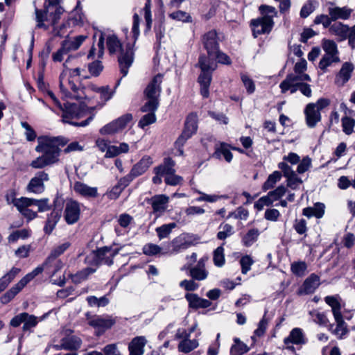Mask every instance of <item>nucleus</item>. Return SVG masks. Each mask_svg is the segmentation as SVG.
I'll return each instance as SVG.
<instances>
[{"label":"nucleus","instance_id":"nucleus-1","mask_svg":"<svg viewBox=\"0 0 355 355\" xmlns=\"http://www.w3.org/2000/svg\"><path fill=\"white\" fill-rule=\"evenodd\" d=\"M139 16L135 13L133 15V24L132 27V41L127 42L123 46L118 37L115 35H110L106 38V44L109 53L111 55L117 56L120 71L125 77L128 73V69L134 61V46L139 35Z\"/></svg>","mask_w":355,"mask_h":355},{"label":"nucleus","instance_id":"nucleus-2","mask_svg":"<svg viewBox=\"0 0 355 355\" xmlns=\"http://www.w3.org/2000/svg\"><path fill=\"white\" fill-rule=\"evenodd\" d=\"M37 141L35 150L43 154L33 159L30 166L35 169H42L57 163L60 155V146L65 145L67 140L64 137L45 135L38 137Z\"/></svg>","mask_w":355,"mask_h":355},{"label":"nucleus","instance_id":"nucleus-3","mask_svg":"<svg viewBox=\"0 0 355 355\" xmlns=\"http://www.w3.org/2000/svg\"><path fill=\"white\" fill-rule=\"evenodd\" d=\"M61 0H46L44 9L35 8L36 27L49 30L51 27L53 28L55 35L62 36L64 33L63 28L65 24H62L59 29L56 24L63 13L64 9L59 5Z\"/></svg>","mask_w":355,"mask_h":355},{"label":"nucleus","instance_id":"nucleus-4","mask_svg":"<svg viewBox=\"0 0 355 355\" xmlns=\"http://www.w3.org/2000/svg\"><path fill=\"white\" fill-rule=\"evenodd\" d=\"M60 110L62 111V121L74 126L85 127L94 119V114H92L80 123L73 121L74 119L84 117L88 112L89 108L85 103L80 102L79 104H76L67 102L64 104L62 109Z\"/></svg>","mask_w":355,"mask_h":355},{"label":"nucleus","instance_id":"nucleus-5","mask_svg":"<svg viewBox=\"0 0 355 355\" xmlns=\"http://www.w3.org/2000/svg\"><path fill=\"white\" fill-rule=\"evenodd\" d=\"M324 301L331 307L333 315L337 323V326L333 333L339 339H342L347 334L348 330L340 312V304L334 296H327L324 298Z\"/></svg>","mask_w":355,"mask_h":355},{"label":"nucleus","instance_id":"nucleus-6","mask_svg":"<svg viewBox=\"0 0 355 355\" xmlns=\"http://www.w3.org/2000/svg\"><path fill=\"white\" fill-rule=\"evenodd\" d=\"M197 121V115L194 113L189 114L187 117L182 133L175 141V146L178 150L180 155H183L182 146L186 141L196 133L198 128Z\"/></svg>","mask_w":355,"mask_h":355},{"label":"nucleus","instance_id":"nucleus-7","mask_svg":"<svg viewBox=\"0 0 355 355\" xmlns=\"http://www.w3.org/2000/svg\"><path fill=\"white\" fill-rule=\"evenodd\" d=\"M46 314H44L41 318H37L33 315H30L29 313L26 312L21 313L17 315H15L14 318H12L10 320V325L13 327H19L21 323L24 324L23 325V331H29L31 329L36 327L39 321L43 320L46 316Z\"/></svg>","mask_w":355,"mask_h":355},{"label":"nucleus","instance_id":"nucleus-8","mask_svg":"<svg viewBox=\"0 0 355 355\" xmlns=\"http://www.w3.org/2000/svg\"><path fill=\"white\" fill-rule=\"evenodd\" d=\"M132 120V115L125 114L102 127L99 132L102 135H114L122 131Z\"/></svg>","mask_w":355,"mask_h":355},{"label":"nucleus","instance_id":"nucleus-9","mask_svg":"<svg viewBox=\"0 0 355 355\" xmlns=\"http://www.w3.org/2000/svg\"><path fill=\"white\" fill-rule=\"evenodd\" d=\"M120 249L104 247L93 252V259L96 265L111 266L113 258L119 253Z\"/></svg>","mask_w":355,"mask_h":355},{"label":"nucleus","instance_id":"nucleus-10","mask_svg":"<svg viewBox=\"0 0 355 355\" xmlns=\"http://www.w3.org/2000/svg\"><path fill=\"white\" fill-rule=\"evenodd\" d=\"M49 180V176L47 173L44 171H38L31 179L26 187V190L31 193L40 194L45 189L44 182Z\"/></svg>","mask_w":355,"mask_h":355},{"label":"nucleus","instance_id":"nucleus-11","mask_svg":"<svg viewBox=\"0 0 355 355\" xmlns=\"http://www.w3.org/2000/svg\"><path fill=\"white\" fill-rule=\"evenodd\" d=\"M254 37L262 34H268L274 26V21L263 17L252 19L250 22Z\"/></svg>","mask_w":355,"mask_h":355},{"label":"nucleus","instance_id":"nucleus-12","mask_svg":"<svg viewBox=\"0 0 355 355\" xmlns=\"http://www.w3.org/2000/svg\"><path fill=\"white\" fill-rule=\"evenodd\" d=\"M80 214V206L79 202L73 200H67L64 207V216L66 222L72 225L76 223Z\"/></svg>","mask_w":355,"mask_h":355},{"label":"nucleus","instance_id":"nucleus-13","mask_svg":"<svg viewBox=\"0 0 355 355\" xmlns=\"http://www.w3.org/2000/svg\"><path fill=\"white\" fill-rule=\"evenodd\" d=\"M278 168L282 170L284 176L287 179V185L292 189H297L302 183L301 178H298L296 173L286 162H282L278 164Z\"/></svg>","mask_w":355,"mask_h":355},{"label":"nucleus","instance_id":"nucleus-14","mask_svg":"<svg viewBox=\"0 0 355 355\" xmlns=\"http://www.w3.org/2000/svg\"><path fill=\"white\" fill-rule=\"evenodd\" d=\"M115 322V318L111 315H97L89 320V324L102 334L111 328Z\"/></svg>","mask_w":355,"mask_h":355},{"label":"nucleus","instance_id":"nucleus-15","mask_svg":"<svg viewBox=\"0 0 355 355\" xmlns=\"http://www.w3.org/2000/svg\"><path fill=\"white\" fill-rule=\"evenodd\" d=\"M284 343L287 345V349H294L293 346H289V344L302 345L306 343V336L304 331L298 327L293 328L289 335L284 339Z\"/></svg>","mask_w":355,"mask_h":355},{"label":"nucleus","instance_id":"nucleus-16","mask_svg":"<svg viewBox=\"0 0 355 355\" xmlns=\"http://www.w3.org/2000/svg\"><path fill=\"white\" fill-rule=\"evenodd\" d=\"M327 5L329 6L327 8V12L328 14L331 15L330 19H331L333 21H336L338 19H348L350 17L351 14L352 12V10L346 6H336L331 2H329Z\"/></svg>","mask_w":355,"mask_h":355},{"label":"nucleus","instance_id":"nucleus-17","mask_svg":"<svg viewBox=\"0 0 355 355\" xmlns=\"http://www.w3.org/2000/svg\"><path fill=\"white\" fill-rule=\"evenodd\" d=\"M202 43L209 56L216 54L219 49L217 34L215 31H210L203 35Z\"/></svg>","mask_w":355,"mask_h":355},{"label":"nucleus","instance_id":"nucleus-18","mask_svg":"<svg viewBox=\"0 0 355 355\" xmlns=\"http://www.w3.org/2000/svg\"><path fill=\"white\" fill-rule=\"evenodd\" d=\"M162 82V76L161 74H158L153 78L144 91L147 98L158 99L161 92L160 85Z\"/></svg>","mask_w":355,"mask_h":355},{"label":"nucleus","instance_id":"nucleus-19","mask_svg":"<svg viewBox=\"0 0 355 355\" xmlns=\"http://www.w3.org/2000/svg\"><path fill=\"white\" fill-rule=\"evenodd\" d=\"M304 114L306 125L311 128H314L321 121V114L318 110L315 109L313 103L306 105L304 109Z\"/></svg>","mask_w":355,"mask_h":355},{"label":"nucleus","instance_id":"nucleus-20","mask_svg":"<svg viewBox=\"0 0 355 355\" xmlns=\"http://www.w3.org/2000/svg\"><path fill=\"white\" fill-rule=\"evenodd\" d=\"M169 198L165 195H156L151 198L150 204L153 212L160 216L167 209Z\"/></svg>","mask_w":355,"mask_h":355},{"label":"nucleus","instance_id":"nucleus-21","mask_svg":"<svg viewBox=\"0 0 355 355\" xmlns=\"http://www.w3.org/2000/svg\"><path fill=\"white\" fill-rule=\"evenodd\" d=\"M320 277L315 274H311L304 282L298 291L299 295H308L314 293L320 286Z\"/></svg>","mask_w":355,"mask_h":355},{"label":"nucleus","instance_id":"nucleus-22","mask_svg":"<svg viewBox=\"0 0 355 355\" xmlns=\"http://www.w3.org/2000/svg\"><path fill=\"white\" fill-rule=\"evenodd\" d=\"M153 159L148 155L144 156L137 163H136L130 170L131 175L135 178L143 175L149 167L153 164Z\"/></svg>","mask_w":355,"mask_h":355},{"label":"nucleus","instance_id":"nucleus-23","mask_svg":"<svg viewBox=\"0 0 355 355\" xmlns=\"http://www.w3.org/2000/svg\"><path fill=\"white\" fill-rule=\"evenodd\" d=\"M72 88H67L66 92H61L62 98L69 99H76L78 101L87 99V91L84 87H80V83L75 85Z\"/></svg>","mask_w":355,"mask_h":355},{"label":"nucleus","instance_id":"nucleus-24","mask_svg":"<svg viewBox=\"0 0 355 355\" xmlns=\"http://www.w3.org/2000/svg\"><path fill=\"white\" fill-rule=\"evenodd\" d=\"M73 189L77 194L84 198H96L98 196L97 187H89L87 184L79 181H77L74 183Z\"/></svg>","mask_w":355,"mask_h":355},{"label":"nucleus","instance_id":"nucleus-25","mask_svg":"<svg viewBox=\"0 0 355 355\" xmlns=\"http://www.w3.org/2000/svg\"><path fill=\"white\" fill-rule=\"evenodd\" d=\"M354 69V64L349 62L343 64L341 69L336 77V83L339 86H343L351 78Z\"/></svg>","mask_w":355,"mask_h":355},{"label":"nucleus","instance_id":"nucleus-26","mask_svg":"<svg viewBox=\"0 0 355 355\" xmlns=\"http://www.w3.org/2000/svg\"><path fill=\"white\" fill-rule=\"evenodd\" d=\"M350 28L341 22H335L329 28L330 34L336 36L338 42L347 40Z\"/></svg>","mask_w":355,"mask_h":355},{"label":"nucleus","instance_id":"nucleus-27","mask_svg":"<svg viewBox=\"0 0 355 355\" xmlns=\"http://www.w3.org/2000/svg\"><path fill=\"white\" fill-rule=\"evenodd\" d=\"M207 259L201 258L196 266L189 269L190 276L196 280L202 281L208 276V271L205 269V261Z\"/></svg>","mask_w":355,"mask_h":355},{"label":"nucleus","instance_id":"nucleus-28","mask_svg":"<svg viewBox=\"0 0 355 355\" xmlns=\"http://www.w3.org/2000/svg\"><path fill=\"white\" fill-rule=\"evenodd\" d=\"M212 157L217 159H221L223 157L226 162L230 163L232 160L233 155L230 150V146L227 143L220 142L215 146Z\"/></svg>","mask_w":355,"mask_h":355},{"label":"nucleus","instance_id":"nucleus-29","mask_svg":"<svg viewBox=\"0 0 355 355\" xmlns=\"http://www.w3.org/2000/svg\"><path fill=\"white\" fill-rule=\"evenodd\" d=\"M295 78L293 73L286 76V78L279 85L282 93L284 94L290 91L291 94H294L299 90L300 82H297Z\"/></svg>","mask_w":355,"mask_h":355},{"label":"nucleus","instance_id":"nucleus-30","mask_svg":"<svg viewBox=\"0 0 355 355\" xmlns=\"http://www.w3.org/2000/svg\"><path fill=\"white\" fill-rule=\"evenodd\" d=\"M212 72L210 71H201L198 77V83L200 85V93L205 98H207L209 94V87L211 81Z\"/></svg>","mask_w":355,"mask_h":355},{"label":"nucleus","instance_id":"nucleus-31","mask_svg":"<svg viewBox=\"0 0 355 355\" xmlns=\"http://www.w3.org/2000/svg\"><path fill=\"white\" fill-rule=\"evenodd\" d=\"M146 342L144 336H137L133 338L128 347L130 355H143Z\"/></svg>","mask_w":355,"mask_h":355},{"label":"nucleus","instance_id":"nucleus-32","mask_svg":"<svg viewBox=\"0 0 355 355\" xmlns=\"http://www.w3.org/2000/svg\"><path fill=\"white\" fill-rule=\"evenodd\" d=\"M185 298L189 302V307L193 309L207 308L211 305L208 300L200 298L194 293L186 294Z\"/></svg>","mask_w":355,"mask_h":355},{"label":"nucleus","instance_id":"nucleus-33","mask_svg":"<svg viewBox=\"0 0 355 355\" xmlns=\"http://www.w3.org/2000/svg\"><path fill=\"white\" fill-rule=\"evenodd\" d=\"M175 162L171 157L165 158L162 164L154 168V173L155 174H162L165 177L175 173Z\"/></svg>","mask_w":355,"mask_h":355},{"label":"nucleus","instance_id":"nucleus-34","mask_svg":"<svg viewBox=\"0 0 355 355\" xmlns=\"http://www.w3.org/2000/svg\"><path fill=\"white\" fill-rule=\"evenodd\" d=\"M86 37H87L85 35H78L73 38H67L62 42V44L63 45L64 49H65L69 53L71 51L77 50L85 41Z\"/></svg>","mask_w":355,"mask_h":355},{"label":"nucleus","instance_id":"nucleus-35","mask_svg":"<svg viewBox=\"0 0 355 355\" xmlns=\"http://www.w3.org/2000/svg\"><path fill=\"white\" fill-rule=\"evenodd\" d=\"M24 286L19 282L13 286L10 290L0 297V301L2 304H6L9 303L24 288Z\"/></svg>","mask_w":355,"mask_h":355},{"label":"nucleus","instance_id":"nucleus-36","mask_svg":"<svg viewBox=\"0 0 355 355\" xmlns=\"http://www.w3.org/2000/svg\"><path fill=\"white\" fill-rule=\"evenodd\" d=\"M198 65L201 71H214L216 68V63L213 56L200 55L198 60Z\"/></svg>","mask_w":355,"mask_h":355},{"label":"nucleus","instance_id":"nucleus-37","mask_svg":"<svg viewBox=\"0 0 355 355\" xmlns=\"http://www.w3.org/2000/svg\"><path fill=\"white\" fill-rule=\"evenodd\" d=\"M76 83L75 80L71 76L67 74V70H64L60 76V92H66L67 88L75 87Z\"/></svg>","mask_w":355,"mask_h":355},{"label":"nucleus","instance_id":"nucleus-38","mask_svg":"<svg viewBox=\"0 0 355 355\" xmlns=\"http://www.w3.org/2000/svg\"><path fill=\"white\" fill-rule=\"evenodd\" d=\"M199 343L197 339L191 340L189 338L182 340L178 344V349L179 352L187 354L196 349Z\"/></svg>","mask_w":355,"mask_h":355},{"label":"nucleus","instance_id":"nucleus-39","mask_svg":"<svg viewBox=\"0 0 355 355\" xmlns=\"http://www.w3.org/2000/svg\"><path fill=\"white\" fill-rule=\"evenodd\" d=\"M65 350H77L81 346L82 341L77 336H71L62 339Z\"/></svg>","mask_w":355,"mask_h":355},{"label":"nucleus","instance_id":"nucleus-40","mask_svg":"<svg viewBox=\"0 0 355 355\" xmlns=\"http://www.w3.org/2000/svg\"><path fill=\"white\" fill-rule=\"evenodd\" d=\"M19 271L20 269L17 268H12L8 273L0 279V293L6 288Z\"/></svg>","mask_w":355,"mask_h":355},{"label":"nucleus","instance_id":"nucleus-41","mask_svg":"<svg viewBox=\"0 0 355 355\" xmlns=\"http://www.w3.org/2000/svg\"><path fill=\"white\" fill-rule=\"evenodd\" d=\"M71 245V243L68 241L64 242L63 243L55 247L51 252V254L47 257L46 262L44 265H46L48 262L54 260L62 254H63Z\"/></svg>","mask_w":355,"mask_h":355},{"label":"nucleus","instance_id":"nucleus-42","mask_svg":"<svg viewBox=\"0 0 355 355\" xmlns=\"http://www.w3.org/2000/svg\"><path fill=\"white\" fill-rule=\"evenodd\" d=\"M322 47L325 54L331 55H338L339 51L336 43L332 40L323 39L322 41Z\"/></svg>","mask_w":355,"mask_h":355},{"label":"nucleus","instance_id":"nucleus-43","mask_svg":"<svg viewBox=\"0 0 355 355\" xmlns=\"http://www.w3.org/2000/svg\"><path fill=\"white\" fill-rule=\"evenodd\" d=\"M259 234L260 232L258 229H250L242 238L243 244L246 247L251 246L254 242L257 241Z\"/></svg>","mask_w":355,"mask_h":355},{"label":"nucleus","instance_id":"nucleus-44","mask_svg":"<svg viewBox=\"0 0 355 355\" xmlns=\"http://www.w3.org/2000/svg\"><path fill=\"white\" fill-rule=\"evenodd\" d=\"M340 61L339 55L324 54L319 62V67L324 72L328 67L331 66L333 63H338Z\"/></svg>","mask_w":355,"mask_h":355},{"label":"nucleus","instance_id":"nucleus-45","mask_svg":"<svg viewBox=\"0 0 355 355\" xmlns=\"http://www.w3.org/2000/svg\"><path fill=\"white\" fill-rule=\"evenodd\" d=\"M96 271V269L92 268H86L78 272L75 275L71 276L72 282L75 284H80V282L86 280L88 277L93 274Z\"/></svg>","mask_w":355,"mask_h":355},{"label":"nucleus","instance_id":"nucleus-46","mask_svg":"<svg viewBox=\"0 0 355 355\" xmlns=\"http://www.w3.org/2000/svg\"><path fill=\"white\" fill-rule=\"evenodd\" d=\"M168 17L173 20L181 21L182 23H191L193 21L190 14L182 10H176L169 13Z\"/></svg>","mask_w":355,"mask_h":355},{"label":"nucleus","instance_id":"nucleus-47","mask_svg":"<svg viewBox=\"0 0 355 355\" xmlns=\"http://www.w3.org/2000/svg\"><path fill=\"white\" fill-rule=\"evenodd\" d=\"M341 124L343 131L345 135H351L354 132L355 127L354 119L348 116H345L341 119Z\"/></svg>","mask_w":355,"mask_h":355},{"label":"nucleus","instance_id":"nucleus-48","mask_svg":"<svg viewBox=\"0 0 355 355\" xmlns=\"http://www.w3.org/2000/svg\"><path fill=\"white\" fill-rule=\"evenodd\" d=\"M218 229L219 232L217 233V239L219 240H225L227 238L231 236L234 234V230L232 225L225 223L220 224Z\"/></svg>","mask_w":355,"mask_h":355},{"label":"nucleus","instance_id":"nucleus-49","mask_svg":"<svg viewBox=\"0 0 355 355\" xmlns=\"http://www.w3.org/2000/svg\"><path fill=\"white\" fill-rule=\"evenodd\" d=\"M318 6V0H308L301 8L300 17L306 18L315 10Z\"/></svg>","mask_w":355,"mask_h":355},{"label":"nucleus","instance_id":"nucleus-50","mask_svg":"<svg viewBox=\"0 0 355 355\" xmlns=\"http://www.w3.org/2000/svg\"><path fill=\"white\" fill-rule=\"evenodd\" d=\"M176 223H171L168 224L162 225L160 227L156 228V232L159 239H163L169 236L172 230L176 227Z\"/></svg>","mask_w":355,"mask_h":355},{"label":"nucleus","instance_id":"nucleus-51","mask_svg":"<svg viewBox=\"0 0 355 355\" xmlns=\"http://www.w3.org/2000/svg\"><path fill=\"white\" fill-rule=\"evenodd\" d=\"M33 198L21 197L13 200V204L17 210L21 213L24 209L33 205Z\"/></svg>","mask_w":355,"mask_h":355},{"label":"nucleus","instance_id":"nucleus-52","mask_svg":"<svg viewBox=\"0 0 355 355\" xmlns=\"http://www.w3.org/2000/svg\"><path fill=\"white\" fill-rule=\"evenodd\" d=\"M31 236V231L28 229L16 230L11 233L8 239L10 243H15L19 239H26Z\"/></svg>","mask_w":355,"mask_h":355},{"label":"nucleus","instance_id":"nucleus-53","mask_svg":"<svg viewBox=\"0 0 355 355\" xmlns=\"http://www.w3.org/2000/svg\"><path fill=\"white\" fill-rule=\"evenodd\" d=\"M282 178V173L278 171H275L270 175H269L268 179L264 182L263 189L264 190H268L271 188H272L275 184L279 182Z\"/></svg>","mask_w":355,"mask_h":355},{"label":"nucleus","instance_id":"nucleus-54","mask_svg":"<svg viewBox=\"0 0 355 355\" xmlns=\"http://www.w3.org/2000/svg\"><path fill=\"white\" fill-rule=\"evenodd\" d=\"M259 10L261 14V17L266 19L273 20L274 17L277 16V11L276 8L271 6L261 5L259 8Z\"/></svg>","mask_w":355,"mask_h":355},{"label":"nucleus","instance_id":"nucleus-55","mask_svg":"<svg viewBox=\"0 0 355 355\" xmlns=\"http://www.w3.org/2000/svg\"><path fill=\"white\" fill-rule=\"evenodd\" d=\"M213 261L214 265L217 267H222L225 264V254L224 248L223 245L218 247L214 251L213 254Z\"/></svg>","mask_w":355,"mask_h":355},{"label":"nucleus","instance_id":"nucleus-56","mask_svg":"<svg viewBox=\"0 0 355 355\" xmlns=\"http://www.w3.org/2000/svg\"><path fill=\"white\" fill-rule=\"evenodd\" d=\"M92 89L96 91V92L99 93L101 100L104 101H107L110 99H111L115 92L114 89L110 91V87L108 86L101 87L92 86Z\"/></svg>","mask_w":355,"mask_h":355},{"label":"nucleus","instance_id":"nucleus-57","mask_svg":"<svg viewBox=\"0 0 355 355\" xmlns=\"http://www.w3.org/2000/svg\"><path fill=\"white\" fill-rule=\"evenodd\" d=\"M306 268L307 266L304 261L294 262L291 266L292 272L297 277L304 276L306 273Z\"/></svg>","mask_w":355,"mask_h":355},{"label":"nucleus","instance_id":"nucleus-58","mask_svg":"<svg viewBox=\"0 0 355 355\" xmlns=\"http://www.w3.org/2000/svg\"><path fill=\"white\" fill-rule=\"evenodd\" d=\"M234 340L236 343L232 345L230 350L232 355H242L249 350L248 346L245 343L240 342L237 338Z\"/></svg>","mask_w":355,"mask_h":355},{"label":"nucleus","instance_id":"nucleus-59","mask_svg":"<svg viewBox=\"0 0 355 355\" xmlns=\"http://www.w3.org/2000/svg\"><path fill=\"white\" fill-rule=\"evenodd\" d=\"M44 270V266H40L35 268L32 272L26 275L19 282L21 284L25 286L29 282Z\"/></svg>","mask_w":355,"mask_h":355},{"label":"nucleus","instance_id":"nucleus-60","mask_svg":"<svg viewBox=\"0 0 355 355\" xmlns=\"http://www.w3.org/2000/svg\"><path fill=\"white\" fill-rule=\"evenodd\" d=\"M158 105V99L148 98V101L141 107V111L143 112L155 113Z\"/></svg>","mask_w":355,"mask_h":355},{"label":"nucleus","instance_id":"nucleus-61","mask_svg":"<svg viewBox=\"0 0 355 355\" xmlns=\"http://www.w3.org/2000/svg\"><path fill=\"white\" fill-rule=\"evenodd\" d=\"M21 127L25 130L24 135L28 141H33L37 137V135L33 128L26 121L21 122Z\"/></svg>","mask_w":355,"mask_h":355},{"label":"nucleus","instance_id":"nucleus-62","mask_svg":"<svg viewBox=\"0 0 355 355\" xmlns=\"http://www.w3.org/2000/svg\"><path fill=\"white\" fill-rule=\"evenodd\" d=\"M162 252V248L153 243H147L143 247V252L148 256L157 255Z\"/></svg>","mask_w":355,"mask_h":355},{"label":"nucleus","instance_id":"nucleus-63","mask_svg":"<svg viewBox=\"0 0 355 355\" xmlns=\"http://www.w3.org/2000/svg\"><path fill=\"white\" fill-rule=\"evenodd\" d=\"M331 15L321 14L315 17L314 19V23L315 24H322L324 28H329L332 25L331 22L333 20H331Z\"/></svg>","mask_w":355,"mask_h":355},{"label":"nucleus","instance_id":"nucleus-64","mask_svg":"<svg viewBox=\"0 0 355 355\" xmlns=\"http://www.w3.org/2000/svg\"><path fill=\"white\" fill-rule=\"evenodd\" d=\"M249 213L248 209L243 207H239L237 209L230 213L228 218H234L235 219L246 220L248 217Z\"/></svg>","mask_w":355,"mask_h":355}]
</instances>
